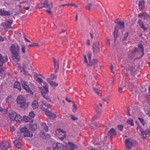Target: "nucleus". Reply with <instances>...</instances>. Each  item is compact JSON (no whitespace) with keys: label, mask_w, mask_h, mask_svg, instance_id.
Wrapping results in <instances>:
<instances>
[{"label":"nucleus","mask_w":150,"mask_h":150,"mask_svg":"<svg viewBox=\"0 0 150 150\" xmlns=\"http://www.w3.org/2000/svg\"><path fill=\"white\" fill-rule=\"evenodd\" d=\"M106 43L107 45H110V41L109 39H108L106 41Z\"/></svg>","instance_id":"64"},{"label":"nucleus","mask_w":150,"mask_h":150,"mask_svg":"<svg viewBox=\"0 0 150 150\" xmlns=\"http://www.w3.org/2000/svg\"><path fill=\"white\" fill-rule=\"evenodd\" d=\"M56 133L57 134L58 136H62V137L60 138V139L62 140L64 138H66V135L65 132L63 131L62 129H58L56 131Z\"/></svg>","instance_id":"10"},{"label":"nucleus","mask_w":150,"mask_h":150,"mask_svg":"<svg viewBox=\"0 0 150 150\" xmlns=\"http://www.w3.org/2000/svg\"><path fill=\"white\" fill-rule=\"evenodd\" d=\"M39 7L42 8V7H47L49 8V9H51L53 7L52 4V3L48 4V0H46L45 3L43 4H40L38 6Z\"/></svg>","instance_id":"12"},{"label":"nucleus","mask_w":150,"mask_h":150,"mask_svg":"<svg viewBox=\"0 0 150 150\" xmlns=\"http://www.w3.org/2000/svg\"><path fill=\"white\" fill-rule=\"evenodd\" d=\"M29 127L30 130L32 131H35L37 128V125L35 124H30Z\"/></svg>","instance_id":"28"},{"label":"nucleus","mask_w":150,"mask_h":150,"mask_svg":"<svg viewBox=\"0 0 150 150\" xmlns=\"http://www.w3.org/2000/svg\"><path fill=\"white\" fill-rule=\"evenodd\" d=\"M77 109V107L75 104L74 103L72 106V110L73 112H75Z\"/></svg>","instance_id":"49"},{"label":"nucleus","mask_w":150,"mask_h":150,"mask_svg":"<svg viewBox=\"0 0 150 150\" xmlns=\"http://www.w3.org/2000/svg\"><path fill=\"white\" fill-rule=\"evenodd\" d=\"M4 40V39L2 37L0 36V42H3Z\"/></svg>","instance_id":"63"},{"label":"nucleus","mask_w":150,"mask_h":150,"mask_svg":"<svg viewBox=\"0 0 150 150\" xmlns=\"http://www.w3.org/2000/svg\"><path fill=\"white\" fill-rule=\"evenodd\" d=\"M23 120L25 122H33V120L31 119L29 117L26 116L23 117Z\"/></svg>","instance_id":"31"},{"label":"nucleus","mask_w":150,"mask_h":150,"mask_svg":"<svg viewBox=\"0 0 150 150\" xmlns=\"http://www.w3.org/2000/svg\"><path fill=\"white\" fill-rule=\"evenodd\" d=\"M140 28H142L143 30L144 31H145L147 30V28L145 27L144 25L141 27Z\"/></svg>","instance_id":"57"},{"label":"nucleus","mask_w":150,"mask_h":150,"mask_svg":"<svg viewBox=\"0 0 150 150\" xmlns=\"http://www.w3.org/2000/svg\"><path fill=\"white\" fill-rule=\"evenodd\" d=\"M127 123L130 125L131 126H133L134 125L133 120L132 119L128 120H127Z\"/></svg>","instance_id":"41"},{"label":"nucleus","mask_w":150,"mask_h":150,"mask_svg":"<svg viewBox=\"0 0 150 150\" xmlns=\"http://www.w3.org/2000/svg\"><path fill=\"white\" fill-rule=\"evenodd\" d=\"M13 20H9L5 21V23H2V25L4 28H11V27H10L13 23Z\"/></svg>","instance_id":"11"},{"label":"nucleus","mask_w":150,"mask_h":150,"mask_svg":"<svg viewBox=\"0 0 150 150\" xmlns=\"http://www.w3.org/2000/svg\"><path fill=\"white\" fill-rule=\"evenodd\" d=\"M139 8L140 10H142L145 6V3L143 1H141L139 2Z\"/></svg>","instance_id":"24"},{"label":"nucleus","mask_w":150,"mask_h":150,"mask_svg":"<svg viewBox=\"0 0 150 150\" xmlns=\"http://www.w3.org/2000/svg\"><path fill=\"white\" fill-rule=\"evenodd\" d=\"M95 92L98 94V95L100 96V91L97 89L95 88H93Z\"/></svg>","instance_id":"46"},{"label":"nucleus","mask_w":150,"mask_h":150,"mask_svg":"<svg viewBox=\"0 0 150 150\" xmlns=\"http://www.w3.org/2000/svg\"><path fill=\"white\" fill-rule=\"evenodd\" d=\"M0 147L1 150H7L9 146L4 141H3L1 143Z\"/></svg>","instance_id":"17"},{"label":"nucleus","mask_w":150,"mask_h":150,"mask_svg":"<svg viewBox=\"0 0 150 150\" xmlns=\"http://www.w3.org/2000/svg\"><path fill=\"white\" fill-rule=\"evenodd\" d=\"M93 51L94 53L98 52L100 51L99 43L97 42L94 43L93 46Z\"/></svg>","instance_id":"13"},{"label":"nucleus","mask_w":150,"mask_h":150,"mask_svg":"<svg viewBox=\"0 0 150 150\" xmlns=\"http://www.w3.org/2000/svg\"><path fill=\"white\" fill-rule=\"evenodd\" d=\"M124 23L123 21H119L117 23V26L115 27V31L114 33V36L115 38H116L117 36L118 32V28L121 30L123 29L124 28Z\"/></svg>","instance_id":"5"},{"label":"nucleus","mask_w":150,"mask_h":150,"mask_svg":"<svg viewBox=\"0 0 150 150\" xmlns=\"http://www.w3.org/2000/svg\"><path fill=\"white\" fill-rule=\"evenodd\" d=\"M40 105V108L42 111H45L48 110V104L46 103H44L43 101H42Z\"/></svg>","instance_id":"18"},{"label":"nucleus","mask_w":150,"mask_h":150,"mask_svg":"<svg viewBox=\"0 0 150 150\" xmlns=\"http://www.w3.org/2000/svg\"><path fill=\"white\" fill-rule=\"evenodd\" d=\"M14 55V59L17 61H19L20 60V57L19 55V53L13 54Z\"/></svg>","instance_id":"29"},{"label":"nucleus","mask_w":150,"mask_h":150,"mask_svg":"<svg viewBox=\"0 0 150 150\" xmlns=\"http://www.w3.org/2000/svg\"><path fill=\"white\" fill-rule=\"evenodd\" d=\"M8 60L7 57H3L2 55L0 53V76H3V74H4L3 69L1 67L5 62H7Z\"/></svg>","instance_id":"4"},{"label":"nucleus","mask_w":150,"mask_h":150,"mask_svg":"<svg viewBox=\"0 0 150 150\" xmlns=\"http://www.w3.org/2000/svg\"><path fill=\"white\" fill-rule=\"evenodd\" d=\"M14 119L13 120H15L19 123H20V122L21 120V117L20 115L16 114V115L14 117Z\"/></svg>","instance_id":"25"},{"label":"nucleus","mask_w":150,"mask_h":150,"mask_svg":"<svg viewBox=\"0 0 150 150\" xmlns=\"http://www.w3.org/2000/svg\"><path fill=\"white\" fill-rule=\"evenodd\" d=\"M150 133V130L148 129L145 131H144V134H143L142 137L144 139L146 137V135L149 134Z\"/></svg>","instance_id":"38"},{"label":"nucleus","mask_w":150,"mask_h":150,"mask_svg":"<svg viewBox=\"0 0 150 150\" xmlns=\"http://www.w3.org/2000/svg\"><path fill=\"white\" fill-rule=\"evenodd\" d=\"M47 82L52 86L54 88H55L57 86L58 84L55 82L52 81L49 78H47L46 79Z\"/></svg>","instance_id":"20"},{"label":"nucleus","mask_w":150,"mask_h":150,"mask_svg":"<svg viewBox=\"0 0 150 150\" xmlns=\"http://www.w3.org/2000/svg\"><path fill=\"white\" fill-rule=\"evenodd\" d=\"M84 61L86 63H88V61L86 56L85 55H84Z\"/></svg>","instance_id":"59"},{"label":"nucleus","mask_w":150,"mask_h":150,"mask_svg":"<svg viewBox=\"0 0 150 150\" xmlns=\"http://www.w3.org/2000/svg\"><path fill=\"white\" fill-rule=\"evenodd\" d=\"M97 33H96L95 30H92V32L90 33L91 38L93 39V37H94L96 35V34Z\"/></svg>","instance_id":"40"},{"label":"nucleus","mask_w":150,"mask_h":150,"mask_svg":"<svg viewBox=\"0 0 150 150\" xmlns=\"http://www.w3.org/2000/svg\"><path fill=\"white\" fill-rule=\"evenodd\" d=\"M98 117L96 116H95L93 117L91 119L92 121H94Z\"/></svg>","instance_id":"60"},{"label":"nucleus","mask_w":150,"mask_h":150,"mask_svg":"<svg viewBox=\"0 0 150 150\" xmlns=\"http://www.w3.org/2000/svg\"><path fill=\"white\" fill-rule=\"evenodd\" d=\"M97 63V60L96 59H94L93 61L91 60V61L89 62V64H87V65L89 66H92L93 65H94L96 64Z\"/></svg>","instance_id":"32"},{"label":"nucleus","mask_w":150,"mask_h":150,"mask_svg":"<svg viewBox=\"0 0 150 150\" xmlns=\"http://www.w3.org/2000/svg\"><path fill=\"white\" fill-rule=\"evenodd\" d=\"M40 135H41V136L42 137L43 139L46 138V137L45 136V135L44 133H42L41 132L40 133Z\"/></svg>","instance_id":"58"},{"label":"nucleus","mask_w":150,"mask_h":150,"mask_svg":"<svg viewBox=\"0 0 150 150\" xmlns=\"http://www.w3.org/2000/svg\"><path fill=\"white\" fill-rule=\"evenodd\" d=\"M15 145L18 149H20L21 147V145L20 142L18 140H16L14 141Z\"/></svg>","instance_id":"30"},{"label":"nucleus","mask_w":150,"mask_h":150,"mask_svg":"<svg viewBox=\"0 0 150 150\" xmlns=\"http://www.w3.org/2000/svg\"><path fill=\"white\" fill-rule=\"evenodd\" d=\"M138 48H137L136 47L133 50L134 53H135L136 52H138L139 53L142 52V54L141 55L140 57H139L138 59H141L143 56L144 54V48L142 45L141 44H139L138 45Z\"/></svg>","instance_id":"7"},{"label":"nucleus","mask_w":150,"mask_h":150,"mask_svg":"<svg viewBox=\"0 0 150 150\" xmlns=\"http://www.w3.org/2000/svg\"><path fill=\"white\" fill-rule=\"evenodd\" d=\"M88 58L89 62L91 61V53H88Z\"/></svg>","instance_id":"52"},{"label":"nucleus","mask_w":150,"mask_h":150,"mask_svg":"<svg viewBox=\"0 0 150 150\" xmlns=\"http://www.w3.org/2000/svg\"><path fill=\"white\" fill-rule=\"evenodd\" d=\"M116 134V132L113 128H111L108 132V135L111 137L115 136Z\"/></svg>","instance_id":"22"},{"label":"nucleus","mask_w":150,"mask_h":150,"mask_svg":"<svg viewBox=\"0 0 150 150\" xmlns=\"http://www.w3.org/2000/svg\"><path fill=\"white\" fill-rule=\"evenodd\" d=\"M10 50L13 54L19 53L20 49L19 45L16 43H15L11 46Z\"/></svg>","instance_id":"6"},{"label":"nucleus","mask_w":150,"mask_h":150,"mask_svg":"<svg viewBox=\"0 0 150 150\" xmlns=\"http://www.w3.org/2000/svg\"><path fill=\"white\" fill-rule=\"evenodd\" d=\"M56 77V76L54 75V74H52L51 76V79L53 80L55 79Z\"/></svg>","instance_id":"54"},{"label":"nucleus","mask_w":150,"mask_h":150,"mask_svg":"<svg viewBox=\"0 0 150 150\" xmlns=\"http://www.w3.org/2000/svg\"><path fill=\"white\" fill-rule=\"evenodd\" d=\"M26 10H29L31 11L32 10L33 7L32 6L30 7H23Z\"/></svg>","instance_id":"44"},{"label":"nucleus","mask_w":150,"mask_h":150,"mask_svg":"<svg viewBox=\"0 0 150 150\" xmlns=\"http://www.w3.org/2000/svg\"><path fill=\"white\" fill-rule=\"evenodd\" d=\"M53 62L54 64V67L55 69L54 72L56 73L57 72L59 68L58 64L57 61H56V60L54 59H53Z\"/></svg>","instance_id":"23"},{"label":"nucleus","mask_w":150,"mask_h":150,"mask_svg":"<svg viewBox=\"0 0 150 150\" xmlns=\"http://www.w3.org/2000/svg\"><path fill=\"white\" fill-rule=\"evenodd\" d=\"M74 6L75 8H77L78 7V6L75 5L73 3H70L68 4V6Z\"/></svg>","instance_id":"50"},{"label":"nucleus","mask_w":150,"mask_h":150,"mask_svg":"<svg viewBox=\"0 0 150 150\" xmlns=\"http://www.w3.org/2000/svg\"><path fill=\"white\" fill-rule=\"evenodd\" d=\"M45 112L46 115L50 118L54 119L56 118V115L54 113H52L48 110H46Z\"/></svg>","instance_id":"14"},{"label":"nucleus","mask_w":150,"mask_h":150,"mask_svg":"<svg viewBox=\"0 0 150 150\" xmlns=\"http://www.w3.org/2000/svg\"><path fill=\"white\" fill-rule=\"evenodd\" d=\"M71 118L72 120L74 121L78 119V118L76 117L73 115L71 116Z\"/></svg>","instance_id":"56"},{"label":"nucleus","mask_w":150,"mask_h":150,"mask_svg":"<svg viewBox=\"0 0 150 150\" xmlns=\"http://www.w3.org/2000/svg\"><path fill=\"white\" fill-rule=\"evenodd\" d=\"M40 125L41 128L42 129L43 131L47 132L48 131V127L45 123L41 122Z\"/></svg>","instance_id":"21"},{"label":"nucleus","mask_w":150,"mask_h":150,"mask_svg":"<svg viewBox=\"0 0 150 150\" xmlns=\"http://www.w3.org/2000/svg\"><path fill=\"white\" fill-rule=\"evenodd\" d=\"M139 119L143 125L144 126L145 125V122L143 119L140 118H139Z\"/></svg>","instance_id":"51"},{"label":"nucleus","mask_w":150,"mask_h":150,"mask_svg":"<svg viewBox=\"0 0 150 150\" xmlns=\"http://www.w3.org/2000/svg\"><path fill=\"white\" fill-rule=\"evenodd\" d=\"M137 132L138 133H142V135L144 134V131L143 130V129L140 126H138L137 128Z\"/></svg>","instance_id":"39"},{"label":"nucleus","mask_w":150,"mask_h":150,"mask_svg":"<svg viewBox=\"0 0 150 150\" xmlns=\"http://www.w3.org/2000/svg\"><path fill=\"white\" fill-rule=\"evenodd\" d=\"M35 79H36V80L37 81H38L39 83H44L43 82V80L41 79L38 76L36 77Z\"/></svg>","instance_id":"42"},{"label":"nucleus","mask_w":150,"mask_h":150,"mask_svg":"<svg viewBox=\"0 0 150 150\" xmlns=\"http://www.w3.org/2000/svg\"><path fill=\"white\" fill-rule=\"evenodd\" d=\"M20 133L23 134L25 137H32L33 136L32 132L29 131L25 126L21 127L20 129Z\"/></svg>","instance_id":"3"},{"label":"nucleus","mask_w":150,"mask_h":150,"mask_svg":"<svg viewBox=\"0 0 150 150\" xmlns=\"http://www.w3.org/2000/svg\"><path fill=\"white\" fill-rule=\"evenodd\" d=\"M0 15L1 16H9L10 13L9 11L5 10L4 9H1L0 10Z\"/></svg>","instance_id":"16"},{"label":"nucleus","mask_w":150,"mask_h":150,"mask_svg":"<svg viewBox=\"0 0 150 150\" xmlns=\"http://www.w3.org/2000/svg\"><path fill=\"white\" fill-rule=\"evenodd\" d=\"M13 98L12 97L10 96H8L7 98L6 99V102L9 103H11L12 102Z\"/></svg>","instance_id":"36"},{"label":"nucleus","mask_w":150,"mask_h":150,"mask_svg":"<svg viewBox=\"0 0 150 150\" xmlns=\"http://www.w3.org/2000/svg\"><path fill=\"white\" fill-rule=\"evenodd\" d=\"M125 144L127 149H130L133 147H135L137 142L134 140H132L130 139H127L125 141Z\"/></svg>","instance_id":"2"},{"label":"nucleus","mask_w":150,"mask_h":150,"mask_svg":"<svg viewBox=\"0 0 150 150\" xmlns=\"http://www.w3.org/2000/svg\"><path fill=\"white\" fill-rule=\"evenodd\" d=\"M8 113L9 116L11 120H13L14 119V117L16 115L17 113L14 111L10 110L8 111Z\"/></svg>","instance_id":"15"},{"label":"nucleus","mask_w":150,"mask_h":150,"mask_svg":"<svg viewBox=\"0 0 150 150\" xmlns=\"http://www.w3.org/2000/svg\"><path fill=\"white\" fill-rule=\"evenodd\" d=\"M138 23L140 27L144 25L143 23L140 20H139L138 21Z\"/></svg>","instance_id":"45"},{"label":"nucleus","mask_w":150,"mask_h":150,"mask_svg":"<svg viewBox=\"0 0 150 150\" xmlns=\"http://www.w3.org/2000/svg\"><path fill=\"white\" fill-rule=\"evenodd\" d=\"M14 87L15 88H17L20 91L21 90L20 84L18 82H16L14 83Z\"/></svg>","instance_id":"26"},{"label":"nucleus","mask_w":150,"mask_h":150,"mask_svg":"<svg viewBox=\"0 0 150 150\" xmlns=\"http://www.w3.org/2000/svg\"><path fill=\"white\" fill-rule=\"evenodd\" d=\"M21 4H23V7H25L26 6L30 7L32 6L31 5V4H30V3H29L28 1L23 2L22 3H21Z\"/></svg>","instance_id":"35"},{"label":"nucleus","mask_w":150,"mask_h":150,"mask_svg":"<svg viewBox=\"0 0 150 150\" xmlns=\"http://www.w3.org/2000/svg\"><path fill=\"white\" fill-rule=\"evenodd\" d=\"M117 127L119 129L120 131H122L123 129V127L122 125H119Z\"/></svg>","instance_id":"53"},{"label":"nucleus","mask_w":150,"mask_h":150,"mask_svg":"<svg viewBox=\"0 0 150 150\" xmlns=\"http://www.w3.org/2000/svg\"><path fill=\"white\" fill-rule=\"evenodd\" d=\"M32 107L34 109H36L38 107V102L36 100L33 101L32 103Z\"/></svg>","instance_id":"27"},{"label":"nucleus","mask_w":150,"mask_h":150,"mask_svg":"<svg viewBox=\"0 0 150 150\" xmlns=\"http://www.w3.org/2000/svg\"><path fill=\"white\" fill-rule=\"evenodd\" d=\"M145 112L147 114L149 115H150V110L148 109L146 110H145Z\"/></svg>","instance_id":"55"},{"label":"nucleus","mask_w":150,"mask_h":150,"mask_svg":"<svg viewBox=\"0 0 150 150\" xmlns=\"http://www.w3.org/2000/svg\"><path fill=\"white\" fill-rule=\"evenodd\" d=\"M93 4V1H91L90 2H89L88 4L86 6V9L88 10L91 9Z\"/></svg>","instance_id":"33"},{"label":"nucleus","mask_w":150,"mask_h":150,"mask_svg":"<svg viewBox=\"0 0 150 150\" xmlns=\"http://www.w3.org/2000/svg\"><path fill=\"white\" fill-rule=\"evenodd\" d=\"M52 150H63V145L61 143H55L52 144Z\"/></svg>","instance_id":"9"},{"label":"nucleus","mask_w":150,"mask_h":150,"mask_svg":"<svg viewBox=\"0 0 150 150\" xmlns=\"http://www.w3.org/2000/svg\"><path fill=\"white\" fill-rule=\"evenodd\" d=\"M67 146L71 150H74L77 148V146L72 142H68Z\"/></svg>","instance_id":"19"},{"label":"nucleus","mask_w":150,"mask_h":150,"mask_svg":"<svg viewBox=\"0 0 150 150\" xmlns=\"http://www.w3.org/2000/svg\"><path fill=\"white\" fill-rule=\"evenodd\" d=\"M38 43H33L32 44L29 45H28L29 47H38Z\"/></svg>","instance_id":"43"},{"label":"nucleus","mask_w":150,"mask_h":150,"mask_svg":"<svg viewBox=\"0 0 150 150\" xmlns=\"http://www.w3.org/2000/svg\"><path fill=\"white\" fill-rule=\"evenodd\" d=\"M122 88L121 87H119L118 89V91L120 93H121L122 91Z\"/></svg>","instance_id":"61"},{"label":"nucleus","mask_w":150,"mask_h":150,"mask_svg":"<svg viewBox=\"0 0 150 150\" xmlns=\"http://www.w3.org/2000/svg\"><path fill=\"white\" fill-rule=\"evenodd\" d=\"M43 84L45 85L43 86V88L46 92L48 93L49 92L48 85L45 82L43 83Z\"/></svg>","instance_id":"37"},{"label":"nucleus","mask_w":150,"mask_h":150,"mask_svg":"<svg viewBox=\"0 0 150 150\" xmlns=\"http://www.w3.org/2000/svg\"><path fill=\"white\" fill-rule=\"evenodd\" d=\"M128 35H129V33L127 32H126V33L124 35V36H123L124 38H123V40H125L128 37Z\"/></svg>","instance_id":"47"},{"label":"nucleus","mask_w":150,"mask_h":150,"mask_svg":"<svg viewBox=\"0 0 150 150\" xmlns=\"http://www.w3.org/2000/svg\"><path fill=\"white\" fill-rule=\"evenodd\" d=\"M21 83L23 88L27 92L29 93L30 94L33 95V93L31 90L30 87L28 86L26 82L25 81L22 80L21 81Z\"/></svg>","instance_id":"8"},{"label":"nucleus","mask_w":150,"mask_h":150,"mask_svg":"<svg viewBox=\"0 0 150 150\" xmlns=\"http://www.w3.org/2000/svg\"><path fill=\"white\" fill-rule=\"evenodd\" d=\"M26 48L25 45H21V53L22 54H25L26 53Z\"/></svg>","instance_id":"34"},{"label":"nucleus","mask_w":150,"mask_h":150,"mask_svg":"<svg viewBox=\"0 0 150 150\" xmlns=\"http://www.w3.org/2000/svg\"><path fill=\"white\" fill-rule=\"evenodd\" d=\"M16 100L17 103L20 105L21 108L25 109L28 107L29 104L26 102V99L24 96L20 95L17 97Z\"/></svg>","instance_id":"1"},{"label":"nucleus","mask_w":150,"mask_h":150,"mask_svg":"<svg viewBox=\"0 0 150 150\" xmlns=\"http://www.w3.org/2000/svg\"><path fill=\"white\" fill-rule=\"evenodd\" d=\"M87 44L88 45H91V43L90 41L89 40H88L87 42Z\"/></svg>","instance_id":"62"},{"label":"nucleus","mask_w":150,"mask_h":150,"mask_svg":"<svg viewBox=\"0 0 150 150\" xmlns=\"http://www.w3.org/2000/svg\"><path fill=\"white\" fill-rule=\"evenodd\" d=\"M29 116L31 118H33L35 117V114L33 112H30L29 113Z\"/></svg>","instance_id":"48"}]
</instances>
